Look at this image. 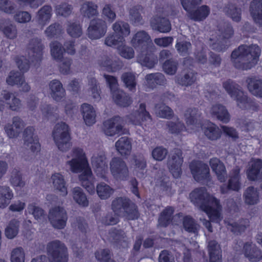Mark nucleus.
Returning <instances> with one entry per match:
<instances>
[{
	"instance_id": "34",
	"label": "nucleus",
	"mask_w": 262,
	"mask_h": 262,
	"mask_svg": "<svg viewBox=\"0 0 262 262\" xmlns=\"http://www.w3.org/2000/svg\"><path fill=\"white\" fill-rule=\"evenodd\" d=\"M147 84L153 89L156 85H163L166 84V80L164 75L161 73L149 74L145 77Z\"/></svg>"
},
{
	"instance_id": "25",
	"label": "nucleus",
	"mask_w": 262,
	"mask_h": 262,
	"mask_svg": "<svg viewBox=\"0 0 262 262\" xmlns=\"http://www.w3.org/2000/svg\"><path fill=\"white\" fill-rule=\"evenodd\" d=\"M150 25L152 29L162 33H166L171 30V25L169 20L164 17H155L151 18Z\"/></svg>"
},
{
	"instance_id": "40",
	"label": "nucleus",
	"mask_w": 262,
	"mask_h": 262,
	"mask_svg": "<svg viewBox=\"0 0 262 262\" xmlns=\"http://www.w3.org/2000/svg\"><path fill=\"white\" fill-rule=\"evenodd\" d=\"M223 12L233 21L239 22L241 19V10L235 5L229 3L223 8Z\"/></svg>"
},
{
	"instance_id": "37",
	"label": "nucleus",
	"mask_w": 262,
	"mask_h": 262,
	"mask_svg": "<svg viewBox=\"0 0 262 262\" xmlns=\"http://www.w3.org/2000/svg\"><path fill=\"white\" fill-rule=\"evenodd\" d=\"M0 30L5 37L10 39H14L17 36L18 31L16 26L11 22L5 21L0 26Z\"/></svg>"
},
{
	"instance_id": "48",
	"label": "nucleus",
	"mask_w": 262,
	"mask_h": 262,
	"mask_svg": "<svg viewBox=\"0 0 262 262\" xmlns=\"http://www.w3.org/2000/svg\"><path fill=\"white\" fill-rule=\"evenodd\" d=\"M248 223L246 219L241 220L238 222L230 221L227 224V228L232 232L238 234L245 231L248 226Z\"/></svg>"
},
{
	"instance_id": "50",
	"label": "nucleus",
	"mask_w": 262,
	"mask_h": 262,
	"mask_svg": "<svg viewBox=\"0 0 262 262\" xmlns=\"http://www.w3.org/2000/svg\"><path fill=\"white\" fill-rule=\"evenodd\" d=\"M204 134L210 140H216L221 136V130L215 124L208 125L204 129Z\"/></svg>"
},
{
	"instance_id": "44",
	"label": "nucleus",
	"mask_w": 262,
	"mask_h": 262,
	"mask_svg": "<svg viewBox=\"0 0 262 262\" xmlns=\"http://www.w3.org/2000/svg\"><path fill=\"white\" fill-rule=\"evenodd\" d=\"M51 178L54 187L60 191L62 195H67L68 191L64 177L60 173H55L52 176Z\"/></svg>"
},
{
	"instance_id": "13",
	"label": "nucleus",
	"mask_w": 262,
	"mask_h": 262,
	"mask_svg": "<svg viewBox=\"0 0 262 262\" xmlns=\"http://www.w3.org/2000/svg\"><path fill=\"white\" fill-rule=\"evenodd\" d=\"M107 31L106 22L102 19H95L91 20L88 29L89 38L93 39H99L103 37Z\"/></svg>"
},
{
	"instance_id": "52",
	"label": "nucleus",
	"mask_w": 262,
	"mask_h": 262,
	"mask_svg": "<svg viewBox=\"0 0 262 262\" xmlns=\"http://www.w3.org/2000/svg\"><path fill=\"white\" fill-rule=\"evenodd\" d=\"M218 36L226 40L231 38L233 35V30L229 23H223L219 25Z\"/></svg>"
},
{
	"instance_id": "64",
	"label": "nucleus",
	"mask_w": 262,
	"mask_h": 262,
	"mask_svg": "<svg viewBox=\"0 0 262 262\" xmlns=\"http://www.w3.org/2000/svg\"><path fill=\"white\" fill-rule=\"evenodd\" d=\"M25 253L21 247L13 249L11 252V262H25Z\"/></svg>"
},
{
	"instance_id": "29",
	"label": "nucleus",
	"mask_w": 262,
	"mask_h": 262,
	"mask_svg": "<svg viewBox=\"0 0 262 262\" xmlns=\"http://www.w3.org/2000/svg\"><path fill=\"white\" fill-rule=\"evenodd\" d=\"M127 236L125 232L122 229H112L108 232V239L117 246L122 245L126 242Z\"/></svg>"
},
{
	"instance_id": "3",
	"label": "nucleus",
	"mask_w": 262,
	"mask_h": 262,
	"mask_svg": "<svg viewBox=\"0 0 262 262\" xmlns=\"http://www.w3.org/2000/svg\"><path fill=\"white\" fill-rule=\"evenodd\" d=\"M260 53V48L257 45H242L232 51L231 60L236 69L248 70L257 64Z\"/></svg>"
},
{
	"instance_id": "11",
	"label": "nucleus",
	"mask_w": 262,
	"mask_h": 262,
	"mask_svg": "<svg viewBox=\"0 0 262 262\" xmlns=\"http://www.w3.org/2000/svg\"><path fill=\"white\" fill-rule=\"evenodd\" d=\"M43 46L40 39L34 38L30 40L27 47L28 57L35 66L39 65L42 58Z\"/></svg>"
},
{
	"instance_id": "61",
	"label": "nucleus",
	"mask_w": 262,
	"mask_h": 262,
	"mask_svg": "<svg viewBox=\"0 0 262 262\" xmlns=\"http://www.w3.org/2000/svg\"><path fill=\"white\" fill-rule=\"evenodd\" d=\"M24 77L23 74H21L19 72L12 71L6 78V82L11 86L14 85L17 86Z\"/></svg>"
},
{
	"instance_id": "45",
	"label": "nucleus",
	"mask_w": 262,
	"mask_h": 262,
	"mask_svg": "<svg viewBox=\"0 0 262 262\" xmlns=\"http://www.w3.org/2000/svg\"><path fill=\"white\" fill-rule=\"evenodd\" d=\"M200 116V112L198 108L195 107L188 108L184 114L185 120L188 125H192L196 124Z\"/></svg>"
},
{
	"instance_id": "30",
	"label": "nucleus",
	"mask_w": 262,
	"mask_h": 262,
	"mask_svg": "<svg viewBox=\"0 0 262 262\" xmlns=\"http://www.w3.org/2000/svg\"><path fill=\"white\" fill-rule=\"evenodd\" d=\"M115 147L121 156H128L132 150V140L127 137H122L115 143Z\"/></svg>"
},
{
	"instance_id": "23",
	"label": "nucleus",
	"mask_w": 262,
	"mask_h": 262,
	"mask_svg": "<svg viewBox=\"0 0 262 262\" xmlns=\"http://www.w3.org/2000/svg\"><path fill=\"white\" fill-rule=\"evenodd\" d=\"M245 256L250 261H257L262 258V252L255 245L247 243L244 246Z\"/></svg>"
},
{
	"instance_id": "39",
	"label": "nucleus",
	"mask_w": 262,
	"mask_h": 262,
	"mask_svg": "<svg viewBox=\"0 0 262 262\" xmlns=\"http://www.w3.org/2000/svg\"><path fill=\"white\" fill-rule=\"evenodd\" d=\"M13 193L9 187L0 186V207L4 208L10 203Z\"/></svg>"
},
{
	"instance_id": "9",
	"label": "nucleus",
	"mask_w": 262,
	"mask_h": 262,
	"mask_svg": "<svg viewBox=\"0 0 262 262\" xmlns=\"http://www.w3.org/2000/svg\"><path fill=\"white\" fill-rule=\"evenodd\" d=\"M121 118L115 116L103 122V130L104 134L108 136H113L116 134L119 135L128 134V129L124 128L120 123Z\"/></svg>"
},
{
	"instance_id": "19",
	"label": "nucleus",
	"mask_w": 262,
	"mask_h": 262,
	"mask_svg": "<svg viewBox=\"0 0 262 262\" xmlns=\"http://www.w3.org/2000/svg\"><path fill=\"white\" fill-rule=\"evenodd\" d=\"M236 102L237 106L243 110H249L257 111L258 109V105L242 90L238 92L233 98Z\"/></svg>"
},
{
	"instance_id": "31",
	"label": "nucleus",
	"mask_w": 262,
	"mask_h": 262,
	"mask_svg": "<svg viewBox=\"0 0 262 262\" xmlns=\"http://www.w3.org/2000/svg\"><path fill=\"white\" fill-rule=\"evenodd\" d=\"M52 11V8L50 5H46L40 8L36 15L38 23L42 27L45 26L50 21Z\"/></svg>"
},
{
	"instance_id": "16",
	"label": "nucleus",
	"mask_w": 262,
	"mask_h": 262,
	"mask_svg": "<svg viewBox=\"0 0 262 262\" xmlns=\"http://www.w3.org/2000/svg\"><path fill=\"white\" fill-rule=\"evenodd\" d=\"M239 172L240 168L238 166H236L231 170L229 173L228 184H223L221 187L222 193H227L229 190L238 191L241 188V176Z\"/></svg>"
},
{
	"instance_id": "10",
	"label": "nucleus",
	"mask_w": 262,
	"mask_h": 262,
	"mask_svg": "<svg viewBox=\"0 0 262 262\" xmlns=\"http://www.w3.org/2000/svg\"><path fill=\"white\" fill-rule=\"evenodd\" d=\"M131 43L140 52H145L154 47L149 35L144 31H140L136 33L131 40Z\"/></svg>"
},
{
	"instance_id": "38",
	"label": "nucleus",
	"mask_w": 262,
	"mask_h": 262,
	"mask_svg": "<svg viewBox=\"0 0 262 262\" xmlns=\"http://www.w3.org/2000/svg\"><path fill=\"white\" fill-rule=\"evenodd\" d=\"M113 99L115 102L121 106L126 107L132 103L130 97L123 91L119 89L112 94Z\"/></svg>"
},
{
	"instance_id": "2",
	"label": "nucleus",
	"mask_w": 262,
	"mask_h": 262,
	"mask_svg": "<svg viewBox=\"0 0 262 262\" xmlns=\"http://www.w3.org/2000/svg\"><path fill=\"white\" fill-rule=\"evenodd\" d=\"M189 196L191 201L205 212L212 222L219 223L222 220V207L219 200L209 195L205 187L195 189Z\"/></svg>"
},
{
	"instance_id": "49",
	"label": "nucleus",
	"mask_w": 262,
	"mask_h": 262,
	"mask_svg": "<svg viewBox=\"0 0 262 262\" xmlns=\"http://www.w3.org/2000/svg\"><path fill=\"white\" fill-rule=\"evenodd\" d=\"M143 12V8L141 5H136L132 7L129 11L130 20L134 24L140 23L142 20L141 14Z\"/></svg>"
},
{
	"instance_id": "20",
	"label": "nucleus",
	"mask_w": 262,
	"mask_h": 262,
	"mask_svg": "<svg viewBox=\"0 0 262 262\" xmlns=\"http://www.w3.org/2000/svg\"><path fill=\"white\" fill-rule=\"evenodd\" d=\"M210 113L211 116L221 121L227 123L230 120V115L226 107L221 104L213 105L210 108Z\"/></svg>"
},
{
	"instance_id": "46",
	"label": "nucleus",
	"mask_w": 262,
	"mask_h": 262,
	"mask_svg": "<svg viewBox=\"0 0 262 262\" xmlns=\"http://www.w3.org/2000/svg\"><path fill=\"white\" fill-rule=\"evenodd\" d=\"M96 191L101 199L106 200L113 194L114 191L108 185L101 182L97 185Z\"/></svg>"
},
{
	"instance_id": "7",
	"label": "nucleus",
	"mask_w": 262,
	"mask_h": 262,
	"mask_svg": "<svg viewBox=\"0 0 262 262\" xmlns=\"http://www.w3.org/2000/svg\"><path fill=\"white\" fill-rule=\"evenodd\" d=\"M48 218L54 228L62 229L66 226L68 214L63 207L56 206L50 209Z\"/></svg>"
},
{
	"instance_id": "6",
	"label": "nucleus",
	"mask_w": 262,
	"mask_h": 262,
	"mask_svg": "<svg viewBox=\"0 0 262 262\" xmlns=\"http://www.w3.org/2000/svg\"><path fill=\"white\" fill-rule=\"evenodd\" d=\"M50 262H68V250L65 245L58 240L49 242L47 247Z\"/></svg>"
},
{
	"instance_id": "32",
	"label": "nucleus",
	"mask_w": 262,
	"mask_h": 262,
	"mask_svg": "<svg viewBox=\"0 0 262 262\" xmlns=\"http://www.w3.org/2000/svg\"><path fill=\"white\" fill-rule=\"evenodd\" d=\"M174 211L172 207H166L159 215L158 226L163 228L167 227L172 222Z\"/></svg>"
},
{
	"instance_id": "24",
	"label": "nucleus",
	"mask_w": 262,
	"mask_h": 262,
	"mask_svg": "<svg viewBox=\"0 0 262 262\" xmlns=\"http://www.w3.org/2000/svg\"><path fill=\"white\" fill-rule=\"evenodd\" d=\"M250 11L254 21L262 27V0H253L250 4Z\"/></svg>"
},
{
	"instance_id": "42",
	"label": "nucleus",
	"mask_w": 262,
	"mask_h": 262,
	"mask_svg": "<svg viewBox=\"0 0 262 262\" xmlns=\"http://www.w3.org/2000/svg\"><path fill=\"white\" fill-rule=\"evenodd\" d=\"M112 29L115 33L123 37L128 36L130 34V27L127 23L122 20H118L112 25Z\"/></svg>"
},
{
	"instance_id": "15",
	"label": "nucleus",
	"mask_w": 262,
	"mask_h": 262,
	"mask_svg": "<svg viewBox=\"0 0 262 262\" xmlns=\"http://www.w3.org/2000/svg\"><path fill=\"white\" fill-rule=\"evenodd\" d=\"M183 162L182 150L180 149H174L171 157L168 162L169 169L174 178H177L180 176Z\"/></svg>"
},
{
	"instance_id": "47",
	"label": "nucleus",
	"mask_w": 262,
	"mask_h": 262,
	"mask_svg": "<svg viewBox=\"0 0 262 262\" xmlns=\"http://www.w3.org/2000/svg\"><path fill=\"white\" fill-rule=\"evenodd\" d=\"M73 198L79 205L83 207L88 206L89 201L82 189L79 187H74L72 190Z\"/></svg>"
},
{
	"instance_id": "14",
	"label": "nucleus",
	"mask_w": 262,
	"mask_h": 262,
	"mask_svg": "<svg viewBox=\"0 0 262 262\" xmlns=\"http://www.w3.org/2000/svg\"><path fill=\"white\" fill-rule=\"evenodd\" d=\"M189 168L193 178L198 182L209 178L210 170L208 165L201 161H192Z\"/></svg>"
},
{
	"instance_id": "54",
	"label": "nucleus",
	"mask_w": 262,
	"mask_h": 262,
	"mask_svg": "<svg viewBox=\"0 0 262 262\" xmlns=\"http://www.w3.org/2000/svg\"><path fill=\"white\" fill-rule=\"evenodd\" d=\"M261 168L262 161L259 159L254 161L247 171L248 179L252 181L256 180Z\"/></svg>"
},
{
	"instance_id": "51",
	"label": "nucleus",
	"mask_w": 262,
	"mask_h": 262,
	"mask_svg": "<svg viewBox=\"0 0 262 262\" xmlns=\"http://www.w3.org/2000/svg\"><path fill=\"white\" fill-rule=\"evenodd\" d=\"M223 86L232 98L242 90L239 85L230 79L224 82Z\"/></svg>"
},
{
	"instance_id": "5",
	"label": "nucleus",
	"mask_w": 262,
	"mask_h": 262,
	"mask_svg": "<svg viewBox=\"0 0 262 262\" xmlns=\"http://www.w3.org/2000/svg\"><path fill=\"white\" fill-rule=\"evenodd\" d=\"M52 137L58 149L62 152H67L72 147L69 126L66 123H57L52 131Z\"/></svg>"
},
{
	"instance_id": "36",
	"label": "nucleus",
	"mask_w": 262,
	"mask_h": 262,
	"mask_svg": "<svg viewBox=\"0 0 262 262\" xmlns=\"http://www.w3.org/2000/svg\"><path fill=\"white\" fill-rule=\"evenodd\" d=\"M152 49L145 52H140L137 57V61L142 66L147 67L148 69H151L154 67L156 63V60L153 56L149 53Z\"/></svg>"
},
{
	"instance_id": "53",
	"label": "nucleus",
	"mask_w": 262,
	"mask_h": 262,
	"mask_svg": "<svg viewBox=\"0 0 262 262\" xmlns=\"http://www.w3.org/2000/svg\"><path fill=\"white\" fill-rule=\"evenodd\" d=\"M19 222L14 219L11 220L5 229V235L9 239L14 238L18 234Z\"/></svg>"
},
{
	"instance_id": "4",
	"label": "nucleus",
	"mask_w": 262,
	"mask_h": 262,
	"mask_svg": "<svg viewBox=\"0 0 262 262\" xmlns=\"http://www.w3.org/2000/svg\"><path fill=\"white\" fill-rule=\"evenodd\" d=\"M112 209L118 216H125L128 220L138 219L140 213L135 204L125 197H118L112 202Z\"/></svg>"
},
{
	"instance_id": "12",
	"label": "nucleus",
	"mask_w": 262,
	"mask_h": 262,
	"mask_svg": "<svg viewBox=\"0 0 262 262\" xmlns=\"http://www.w3.org/2000/svg\"><path fill=\"white\" fill-rule=\"evenodd\" d=\"M129 122L136 125H141L143 122L151 123V117L146 110L145 103H141L137 111L126 116Z\"/></svg>"
},
{
	"instance_id": "57",
	"label": "nucleus",
	"mask_w": 262,
	"mask_h": 262,
	"mask_svg": "<svg viewBox=\"0 0 262 262\" xmlns=\"http://www.w3.org/2000/svg\"><path fill=\"white\" fill-rule=\"evenodd\" d=\"M11 184L14 187H23L25 185V182L23 180L22 174L17 168H14L11 174Z\"/></svg>"
},
{
	"instance_id": "58",
	"label": "nucleus",
	"mask_w": 262,
	"mask_h": 262,
	"mask_svg": "<svg viewBox=\"0 0 262 262\" xmlns=\"http://www.w3.org/2000/svg\"><path fill=\"white\" fill-rule=\"evenodd\" d=\"M155 111L157 115L161 118L169 119L173 115L172 110L165 104H156Z\"/></svg>"
},
{
	"instance_id": "59",
	"label": "nucleus",
	"mask_w": 262,
	"mask_h": 262,
	"mask_svg": "<svg viewBox=\"0 0 262 262\" xmlns=\"http://www.w3.org/2000/svg\"><path fill=\"white\" fill-rule=\"evenodd\" d=\"M124 41L123 37L118 35L114 33L109 34L105 39V44L109 47H114L116 46H121L123 45Z\"/></svg>"
},
{
	"instance_id": "1",
	"label": "nucleus",
	"mask_w": 262,
	"mask_h": 262,
	"mask_svg": "<svg viewBox=\"0 0 262 262\" xmlns=\"http://www.w3.org/2000/svg\"><path fill=\"white\" fill-rule=\"evenodd\" d=\"M71 156L72 158L67 162V165L70 166L73 172H81L78 178L81 186L90 194L94 193L95 178L82 149L74 148L71 152Z\"/></svg>"
},
{
	"instance_id": "28",
	"label": "nucleus",
	"mask_w": 262,
	"mask_h": 262,
	"mask_svg": "<svg viewBox=\"0 0 262 262\" xmlns=\"http://www.w3.org/2000/svg\"><path fill=\"white\" fill-rule=\"evenodd\" d=\"M51 97L56 101H59L65 96L66 92L62 83L58 80H52L49 83Z\"/></svg>"
},
{
	"instance_id": "41",
	"label": "nucleus",
	"mask_w": 262,
	"mask_h": 262,
	"mask_svg": "<svg viewBox=\"0 0 262 262\" xmlns=\"http://www.w3.org/2000/svg\"><path fill=\"white\" fill-rule=\"evenodd\" d=\"M244 196L246 204L254 205L259 202V193L257 190L252 186L248 187L245 190Z\"/></svg>"
},
{
	"instance_id": "18",
	"label": "nucleus",
	"mask_w": 262,
	"mask_h": 262,
	"mask_svg": "<svg viewBox=\"0 0 262 262\" xmlns=\"http://www.w3.org/2000/svg\"><path fill=\"white\" fill-rule=\"evenodd\" d=\"M92 164L97 176L103 177L107 170V164L105 154L101 152L93 155Z\"/></svg>"
},
{
	"instance_id": "8",
	"label": "nucleus",
	"mask_w": 262,
	"mask_h": 262,
	"mask_svg": "<svg viewBox=\"0 0 262 262\" xmlns=\"http://www.w3.org/2000/svg\"><path fill=\"white\" fill-rule=\"evenodd\" d=\"M110 170L117 180H126L129 177V170L125 162L121 158L114 157L110 163Z\"/></svg>"
},
{
	"instance_id": "55",
	"label": "nucleus",
	"mask_w": 262,
	"mask_h": 262,
	"mask_svg": "<svg viewBox=\"0 0 262 262\" xmlns=\"http://www.w3.org/2000/svg\"><path fill=\"white\" fill-rule=\"evenodd\" d=\"M67 32L72 37L78 38L82 34V27L78 22H69L67 24Z\"/></svg>"
},
{
	"instance_id": "27",
	"label": "nucleus",
	"mask_w": 262,
	"mask_h": 262,
	"mask_svg": "<svg viewBox=\"0 0 262 262\" xmlns=\"http://www.w3.org/2000/svg\"><path fill=\"white\" fill-rule=\"evenodd\" d=\"M2 95L10 110L18 111L21 107V101L14 94L7 90L2 91Z\"/></svg>"
},
{
	"instance_id": "33",
	"label": "nucleus",
	"mask_w": 262,
	"mask_h": 262,
	"mask_svg": "<svg viewBox=\"0 0 262 262\" xmlns=\"http://www.w3.org/2000/svg\"><path fill=\"white\" fill-rule=\"evenodd\" d=\"M246 83L249 91L253 95L262 98V79L248 78Z\"/></svg>"
},
{
	"instance_id": "43",
	"label": "nucleus",
	"mask_w": 262,
	"mask_h": 262,
	"mask_svg": "<svg viewBox=\"0 0 262 262\" xmlns=\"http://www.w3.org/2000/svg\"><path fill=\"white\" fill-rule=\"evenodd\" d=\"M227 41L221 36H212L209 40V46L216 52H224L227 48Z\"/></svg>"
},
{
	"instance_id": "21",
	"label": "nucleus",
	"mask_w": 262,
	"mask_h": 262,
	"mask_svg": "<svg viewBox=\"0 0 262 262\" xmlns=\"http://www.w3.org/2000/svg\"><path fill=\"white\" fill-rule=\"evenodd\" d=\"M80 110L85 124L91 126L96 122V113L93 106L88 103L81 105Z\"/></svg>"
},
{
	"instance_id": "26",
	"label": "nucleus",
	"mask_w": 262,
	"mask_h": 262,
	"mask_svg": "<svg viewBox=\"0 0 262 262\" xmlns=\"http://www.w3.org/2000/svg\"><path fill=\"white\" fill-rule=\"evenodd\" d=\"M210 8L207 5H203L195 10L190 9L188 12V16L196 21L204 20L210 13Z\"/></svg>"
},
{
	"instance_id": "60",
	"label": "nucleus",
	"mask_w": 262,
	"mask_h": 262,
	"mask_svg": "<svg viewBox=\"0 0 262 262\" xmlns=\"http://www.w3.org/2000/svg\"><path fill=\"white\" fill-rule=\"evenodd\" d=\"M165 129L171 134H179L185 129L184 124L180 122L167 121L165 125Z\"/></svg>"
},
{
	"instance_id": "35",
	"label": "nucleus",
	"mask_w": 262,
	"mask_h": 262,
	"mask_svg": "<svg viewBox=\"0 0 262 262\" xmlns=\"http://www.w3.org/2000/svg\"><path fill=\"white\" fill-rule=\"evenodd\" d=\"M80 11L81 15L87 18H91L98 14V6L92 2L83 3Z\"/></svg>"
},
{
	"instance_id": "63",
	"label": "nucleus",
	"mask_w": 262,
	"mask_h": 262,
	"mask_svg": "<svg viewBox=\"0 0 262 262\" xmlns=\"http://www.w3.org/2000/svg\"><path fill=\"white\" fill-rule=\"evenodd\" d=\"M50 48L52 57L56 60H60L63 56L62 45L57 41H54L50 44Z\"/></svg>"
},
{
	"instance_id": "62",
	"label": "nucleus",
	"mask_w": 262,
	"mask_h": 262,
	"mask_svg": "<svg viewBox=\"0 0 262 262\" xmlns=\"http://www.w3.org/2000/svg\"><path fill=\"white\" fill-rule=\"evenodd\" d=\"M89 86L91 95L95 101H98L100 100V89L99 84L96 79L91 78L89 80Z\"/></svg>"
},
{
	"instance_id": "22",
	"label": "nucleus",
	"mask_w": 262,
	"mask_h": 262,
	"mask_svg": "<svg viewBox=\"0 0 262 262\" xmlns=\"http://www.w3.org/2000/svg\"><path fill=\"white\" fill-rule=\"evenodd\" d=\"M210 166L216 174L218 180L223 182L227 178V173L224 164L217 158H212L209 161Z\"/></svg>"
},
{
	"instance_id": "17",
	"label": "nucleus",
	"mask_w": 262,
	"mask_h": 262,
	"mask_svg": "<svg viewBox=\"0 0 262 262\" xmlns=\"http://www.w3.org/2000/svg\"><path fill=\"white\" fill-rule=\"evenodd\" d=\"M33 127L28 126L24 131L23 140L24 146L33 152H38L40 149V144L34 134Z\"/></svg>"
},
{
	"instance_id": "56",
	"label": "nucleus",
	"mask_w": 262,
	"mask_h": 262,
	"mask_svg": "<svg viewBox=\"0 0 262 262\" xmlns=\"http://www.w3.org/2000/svg\"><path fill=\"white\" fill-rule=\"evenodd\" d=\"M121 79L126 87L130 91H135L137 84L136 78L134 74L130 72L123 73Z\"/></svg>"
}]
</instances>
